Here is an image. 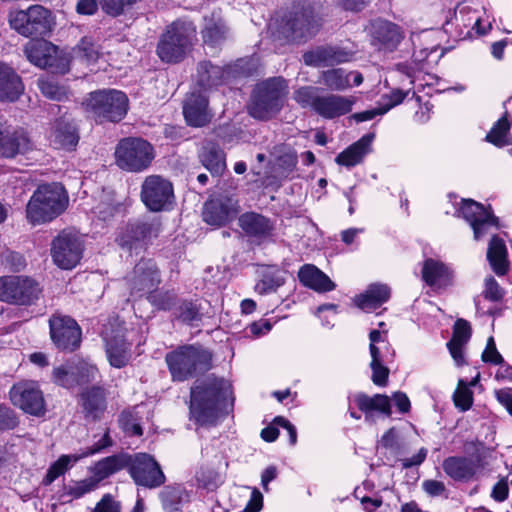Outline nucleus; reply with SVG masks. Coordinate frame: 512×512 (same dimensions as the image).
I'll use <instances>...</instances> for the list:
<instances>
[{"label":"nucleus","instance_id":"obj_8","mask_svg":"<svg viewBox=\"0 0 512 512\" xmlns=\"http://www.w3.org/2000/svg\"><path fill=\"white\" fill-rule=\"evenodd\" d=\"M10 27L26 38L48 36L54 26L53 13L42 5H31L25 10L11 11L8 15Z\"/></svg>","mask_w":512,"mask_h":512},{"label":"nucleus","instance_id":"obj_46","mask_svg":"<svg viewBox=\"0 0 512 512\" xmlns=\"http://www.w3.org/2000/svg\"><path fill=\"white\" fill-rule=\"evenodd\" d=\"M459 212L463 218L472 226L479 219L487 218L489 212L482 204L472 200L463 199Z\"/></svg>","mask_w":512,"mask_h":512},{"label":"nucleus","instance_id":"obj_57","mask_svg":"<svg viewBox=\"0 0 512 512\" xmlns=\"http://www.w3.org/2000/svg\"><path fill=\"white\" fill-rule=\"evenodd\" d=\"M498 226V218L495 217L492 212L487 213V218L479 219L475 224H473L471 227L474 232V238L476 240L481 239L483 236H485L488 233V230L491 227H497Z\"/></svg>","mask_w":512,"mask_h":512},{"label":"nucleus","instance_id":"obj_40","mask_svg":"<svg viewBox=\"0 0 512 512\" xmlns=\"http://www.w3.org/2000/svg\"><path fill=\"white\" fill-rule=\"evenodd\" d=\"M487 259L492 270L498 276H503L508 272L509 261L507 248L504 241L497 235H494L489 242Z\"/></svg>","mask_w":512,"mask_h":512},{"label":"nucleus","instance_id":"obj_47","mask_svg":"<svg viewBox=\"0 0 512 512\" xmlns=\"http://www.w3.org/2000/svg\"><path fill=\"white\" fill-rule=\"evenodd\" d=\"M174 315L178 320L186 324H191L192 322L201 319L198 305L191 300L181 301L175 307Z\"/></svg>","mask_w":512,"mask_h":512},{"label":"nucleus","instance_id":"obj_7","mask_svg":"<svg viewBox=\"0 0 512 512\" xmlns=\"http://www.w3.org/2000/svg\"><path fill=\"white\" fill-rule=\"evenodd\" d=\"M83 106L97 123H117L126 116L129 100L122 91L102 89L89 93Z\"/></svg>","mask_w":512,"mask_h":512},{"label":"nucleus","instance_id":"obj_16","mask_svg":"<svg viewBox=\"0 0 512 512\" xmlns=\"http://www.w3.org/2000/svg\"><path fill=\"white\" fill-rule=\"evenodd\" d=\"M49 327L51 340L58 349L74 351L79 347L81 329L73 318L54 314L49 319Z\"/></svg>","mask_w":512,"mask_h":512},{"label":"nucleus","instance_id":"obj_5","mask_svg":"<svg viewBox=\"0 0 512 512\" xmlns=\"http://www.w3.org/2000/svg\"><path fill=\"white\" fill-rule=\"evenodd\" d=\"M287 88L282 77L270 78L257 84L248 105L249 114L259 120L275 117L284 106Z\"/></svg>","mask_w":512,"mask_h":512},{"label":"nucleus","instance_id":"obj_21","mask_svg":"<svg viewBox=\"0 0 512 512\" xmlns=\"http://www.w3.org/2000/svg\"><path fill=\"white\" fill-rule=\"evenodd\" d=\"M78 405L85 420L99 421L107 409V393L100 386L85 388L78 395Z\"/></svg>","mask_w":512,"mask_h":512},{"label":"nucleus","instance_id":"obj_25","mask_svg":"<svg viewBox=\"0 0 512 512\" xmlns=\"http://www.w3.org/2000/svg\"><path fill=\"white\" fill-rule=\"evenodd\" d=\"M350 53L335 46H317L302 55L305 65L312 67L332 66L350 59Z\"/></svg>","mask_w":512,"mask_h":512},{"label":"nucleus","instance_id":"obj_32","mask_svg":"<svg viewBox=\"0 0 512 512\" xmlns=\"http://www.w3.org/2000/svg\"><path fill=\"white\" fill-rule=\"evenodd\" d=\"M353 100L350 98L328 94L320 96L315 112L327 119H333L349 113L352 109Z\"/></svg>","mask_w":512,"mask_h":512},{"label":"nucleus","instance_id":"obj_52","mask_svg":"<svg viewBox=\"0 0 512 512\" xmlns=\"http://www.w3.org/2000/svg\"><path fill=\"white\" fill-rule=\"evenodd\" d=\"M149 301L153 306L160 310H170L176 307V294L172 291L149 293Z\"/></svg>","mask_w":512,"mask_h":512},{"label":"nucleus","instance_id":"obj_58","mask_svg":"<svg viewBox=\"0 0 512 512\" xmlns=\"http://www.w3.org/2000/svg\"><path fill=\"white\" fill-rule=\"evenodd\" d=\"M198 486L208 491H214L220 484V476L213 470L201 471L197 474Z\"/></svg>","mask_w":512,"mask_h":512},{"label":"nucleus","instance_id":"obj_39","mask_svg":"<svg viewBox=\"0 0 512 512\" xmlns=\"http://www.w3.org/2000/svg\"><path fill=\"white\" fill-rule=\"evenodd\" d=\"M199 160L213 175H220L226 167L225 153L214 142H206L202 146L199 152Z\"/></svg>","mask_w":512,"mask_h":512},{"label":"nucleus","instance_id":"obj_36","mask_svg":"<svg viewBox=\"0 0 512 512\" xmlns=\"http://www.w3.org/2000/svg\"><path fill=\"white\" fill-rule=\"evenodd\" d=\"M391 295V289L386 284H370L364 293L355 298L356 305L366 311L374 310L387 302Z\"/></svg>","mask_w":512,"mask_h":512},{"label":"nucleus","instance_id":"obj_3","mask_svg":"<svg viewBox=\"0 0 512 512\" xmlns=\"http://www.w3.org/2000/svg\"><path fill=\"white\" fill-rule=\"evenodd\" d=\"M165 362L173 381L183 382L212 367V354L201 345H183L169 352Z\"/></svg>","mask_w":512,"mask_h":512},{"label":"nucleus","instance_id":"obj_9","mask_svg":"<svg viewBox=\"0 0 512 512\" xmlns=\"http://www.w3.org/2000/svg\"><path fill=\"white\" fill-rule=\"evenodd\" d=\"M116 165L127 172H142L152 163L155 152L153 146L145 139L139 137H126L116 145Z\"/></svg>","mask_w":512,"mask_h":512},{"label":"nucleus","instance_id":"obj_26","mask_svg":"<svg viewBox=\"0 0 512 512\" xmlns=\"http://www.w3.org/2000/svg\"><path fill=\"white\" fill-rule=\"evenodd\" d=\"M183 114L188 125L203 127L211 120V113L208 110V99L201 92L189 94L183 105Z\"/></svg>","mask_w":512,"mask_h":512},{"label":"nucleus","instance_id":"obj_27","mask_svg":"<svg viewBox=\"0 0 512 512\" xmlns=\"http://www.w3.org/2000/svg\"><path fill=\"white\" fill-rule=\"evenodd\" d=\"M112 444L108 433H105L102 439H100L92 448H89L81 456L62 455L57 461H55L48 469L43 483L45 485L51 484L59 476L63 475L72 465L77 462L81 457L93 455L105 447Z\"/></svg>","mask_w":512,"mask_h":512},{"label":"nucleus","instance_id":"obj_15","mask_svg":"<svg viewBox=\"0 0 512 512\" xmlns=\"http://www.w3.org/2000/svg\"><path fill=\"white\" fill-rule=\"evenodd\" d=\"M12 404L27 414L41 417L46 412L42 391L32 381H22L14 384L9 392Z\"/></svg>","mask_w":512,"mask_h":512},{"label":"nucleus","instance_id":"obj_53","mask_svg":"<svg viewBox=\"0 0 512 512\" xmlns=\"http://www.w3.org/2000/svg\"><path fill=\"white\" fill-rule=\"evenodd\" d=\"M73 366L78 385L87 384L95 380L98 374V369L94 365L84 361L73 363Z\"/></svg>","mask_w":512,"mask_h":512},{"label":"nucleus","instance_id":"obj_54","mask_svg":"<svg viewBox=\"0 0 512 512\" xmlns=\"http://www.w3.org/2000/svg\"><path fill=\"white\" fill-rule=\"evenodd\" d=\"M297 162V153L289 149L287 151H284L277 157L276 165L278 169L281 171V175L287 177L290 173H292L295 170Z\"/></svg>","mask_w":512,"mask_h":512},{"label":"nucleus","instance_id":"obj_6","mask_svg":"<svg viewBox=\"0 0 512 512\" xmlns=\"http://www.w3.org/2000/svg\"><path fill=\"white\" fill-rule=\"evenodd\" d=\"M319 27V20L311 6L294 7L282 16L274 31V37L283 43L307 41L315 35Z\"/></svg>","mask_w":512,"mask_h":512},{"label":"nucleus","instance_id":"obj_10","mask_svg":"<svg viewBox=\"0 0 512 512\" xmlns=\"http://www.w3.org/2000/svg\"><path fill=\"white\" fill-rule=\"evenodd\" d=\"M159 225L154 220L136 219L128 222L120 231L116 242L130 254L146 250L152 238L158 236Z\"/></svg>","mask_w":512,"mask_h":512},{"label":"nucleus","instance_id":"obj_50","mask_svg":"<svg viewBox=\"0 0 512 512\" xmlns=\"http://www.w3.org/2000/svg\"><path fill=\"white\" fill-rule=\"evenodd\" d=\"M139 0H99L102 11L111 16L117 17L125 13Z\"/></svg>","mask_w":512,"mask_h":512},{"label":"nucleus","instance_id":"obj_22","mask_svg":"<svg viewBox=\"0 0 512 512\" xmlns=\"http://www.w3.org/2000/svg\"><path fill=\"white\" fill-rule=\"evenodd\" d=\"M237 202L231 197L219 196L205 202L203 220L209 225L222 226L237 214Z\"/></svg>","mask_w":512,"mask_h":512},{"label":"nucleus","instance_id":"obj_56","mask_svg":"<svg viewBox=\"0 0 512 512\" xmlns=\"http://www.w3.org/2000/svg\"><path fill=\"white\" fill-rule=\"evenodd\" d=\"M98 482L93 476L76 482L74 485L69 486L68 494L74 498H80L83 495L95 490L98 487Z\"/></svg>","mask_w":512,"mask_h":512},{"label":"nucleus","instance_id":"obj_14","mask_svg":"<svg viewBox=\"0 0 512 512\" xmlns=\"http://www.w3.org/2000/svg\"><path fill=\"white\" fill-rule=\"evenodd\" d=\"M83 244L75 234L63 230L51 243V256L54 263L62 269H72L80 261Z\"/></svg>","mask_w":512,"mask_h":512},{"label":"nucleus","instance_id":"obj_2","mask_svg":"<svg viewBox=\"0 0 512 512\" xmlns=\"http://www.w3.org/2000/svg\"><path fill=\"white\" fill-rule=\"evenodd\" d=\"M68 205V196L59 183L38 186L26 205V218L32 225L50 222L61 215Z\"/></svg>","mask_w":512,"mask_h":512},{"label":"nucleus","instance_id":"obj_34","mask_svg":"<svg viewBox=\"0 0 512 512\" xmlns=\"http://www.w3.org/2000/svg\"><path fill=\"white\" fill-rule=\"evenodd\" d=\"M355 402L359 410L364 412L365 420L369 423L374 422L373 411H378L387 417H390L392 414L390 398L384 394L369 396L359 393L355 396Z\"/></svg>","mask_w":512,"mask_h":512},{"label":"nucleus","instance_id":"obj_17","mask_svg":"<svg viewBox=\"0 0 512 512\" xmlns=\"http://www.w3.org/2000/svg\"><path fill=\"white\" fill-rule=\"evenodd\" d=\"M174 198L173 186L170 181L160 175H150L141 186V200L151 211H160L170 204Z\"/></svg>","mask_w":512,"mask_h":512},{"label":"nucleus","instance_id":"obj_61","mask_svg":"<svg viewBox=\"0 0 512 512\" xmlns=\"http://www.w3.org/2000/svg\"><path fill=\"white\" fill-rule=\"evenodd\" d=\"M39 88L42 94L49 99L61 100L65 96L64 89L51 80L39 81Z\"/></svg>","mask_w":512,"mask_h":512},{"label":"nucleus","instance_id":"obj_11","mask_svg":"<svg viewBox=\"0 0 512 512\" xmlns=\"http://www.w3.org/2000/svg\"><path fill=\"white\" fill-rule=\"evenodd\" d=\"M23 52L28 61L37 67L61 74L69 70V59L49 41H30L25 44Z\"/></svg>","mask_w":512,"mask_h":512},{"label":"nucleus","instance_id":"obj_37","mask_svg":"<svg viewBox=\"0 0 512 512\" xmlns=\"http://www.w3.org/2000/svg\"><path fill=\"white\" fill-rule=\"evenodd\" d=\"M374 136L375 135L373 133L364 135L343 152L338 154L335 159L336 163L346 167H352L359 164L363 160L364 156L370 151Z\"/></svg>","mask_w":512,"mask_h":512},{"label":"nucleus","instance_id":"obj_62","mask_svg":"<svg viewBox=\"0 0 512 512\" xmlns=\"http://www.w3.org/2000/svg\"><path fill=\"white\" fill-rule=\"evenodd\" d=\"M482 360L487 363L494 365H501L504 362L503 357L498 352L493 337H489L487 340L486 348L481 356Z\"/></svg>","mask_w":512,"mask_h":512},{"label":"nucleus","instance_id":"obj_18","mask_svg":"<svg viewBox=\"0 0 512 512\" xmlns=\"http://www.w3.org/2000/svg\"><path fill=\"white\" fill-rule=\"evenodd\" d=\"M161 282L160 271L152 259H141L127 276L132 295L153 292Z\"/></svg>","mask_w":512,"mask_h":512},{"label":"nucleus","instance_id":"obj_24","mask_svg":"<svg viewBox=\"0 0 512 512\" xmlns=\"http://www.w3.org/2000/svg\"><path fill=\"white\" fill-rule=\"evenodd\" d=\"M203 44L209 48H221L230 36V29L225 20L217 13L203 17L200 31Z\"/></svg>","mask_w":512,"mask_h":512},{"label":"nucleus","instance_id":"obj_13","mask_svg":"<svg viewBox=\"0 0 512 512\" xmlns=\"http://www.w3.org/2000/svg\"><path fill=\"white\" fill-rule=\"evenodd\" d=\"M129 473L137 485L153 489L165 482V475L158 462L149 454L129 456Z\"/></svg>","mask_w":512,"mask_h":512},{"label":"nucleus","instance_id":"obj_31","mask_svg":"<svg viewBox=\"0 0 512 512\" xmlns=\"http://www.w3.org/2000/svg\"><path fill=\"white\" fill-rule=\"evenodd\" d=\"M103 334L110 364L116 368L124 367L129 361L130 354L129 344L125 341L122 331L118 330L115 335H110L106 329Z\"/></svg>","mask_w":512,"mask_h":512},{"label":"nucleus","instance_id":"obj_51","mask_svg":"<svg viewBox=\"0 0 512 512\" xmlns=\"http://www.w3.org/2000/svg\"><path fill=\"white\" fill-rule=\"evenodd\" d=\"M510 129V123L506 117L500 118L486 136V140L497 146L505 145V136Z\"/></svg>","mask_w":512,"mask_h":512},{"label":"nucleus","instance_id":"obj_44","mask_svg":"<svg viewBox=\"0 0 512 512\" xmlns=\"http://www.w3.org/2000/svg\"><path fill=\"white\" fill-rule=\"evenodd\" d=\"M319 82L335 91L344 90L350 85L348 75L341 68L323 71Z\"/></svg>","mask_w":512,"mask_h":512},{"label":"nucleus","instance_id":"obj_19","mask_svg":"<svg viewBox=\"0 0 512 512\" xmlns=\"http://www.w3.org/2000/svg\"><path fill=\"white\" fill-rule=\"evenodd\" d=\"M34 149V142L24 128L9 130L0 121V157L14 159Z\"/></svg>","mask_w":512,"mask_h":512},{"label":"nucleus","instance_id":"obj_23","mask_svg":"<svg viewBox=\"0 0 512 512\" xmlns=\"http://www.w3.org/2000/svg\"><path fill=\"white\" fill-rule=\"evenodd\" d=\"M371 37L380 49L393 51L403 40L404 32L397 24L379 18L371 22Z\"/></svg>","mask_w":512,"mask_h":512},{"label":"nucleus","instance_id":"obj_59","mask_svg":"<svg viewBox=\"0 0 512 512\" xmlns=\"http://www.w3.org/2000/svg\"><path fill=\"white\" fill-rule=\"evenodd\" d=\"M483 296L485 299L492 302H498L502 300L504 296L503 289L492 276L486 278L485 280V289L483 291Z\"/></svg>","mask_w":512,"mask_h":512},{"label":"nucleus","instance_id":"obj_12","mask_svg":"<svg viewBox=\"0 0 512 512\" xmlns=\"http://www.w3.org/2000/svg\"><path fill=\"white\" fill-rule=\"evenodd\" d=\"M41 289L34 280L24 276L0 277V300L14 305H32Z\"/></svg>","mask_w":512,"mask_h":512},{"label":"nucleus","instance_id":"obj_41","mask_svg":"<svg viewBox=\"0 0 512 512\" xmlns=\"http://www.w3.org/2000/svg\"><path fill=\"white\" fill-rule=\"evenodd\" d=\"M128 455H112L98 461L93 467V477L100 483L110 475L127 467Z\"/></svg>","mask_w":512,"mask_h":512},{"label":"nucleus","instance_id":"obj_33","mask_svg":"<svg viewBox=\"0 0 512 512\" xmlns=\"http://www.w3.org/2000/svg\"><path fill=\"white\" fill-rule=\"evenodd\" d=\"M472 335L470 323L459 318L453 326L452 338L447 343V348L457 365L464 363L463 347L468 343Z\"/></svg>","mask_w":512,"mask_h":512},{"label":"nucleus","instance_id":"obj_35","mask_svg":"<svg viewBox=\"0 0 512 512\" xmlns=\"http://www.w3.org/2000/svg\"><path fill=\"white\" fill-rule=\"evenodd\" d=\"M299 281L317 292H328L335 288V283L313 264L303 265L298 272Z\"/></svg>","mask_w":512,"mask_h":512},{"label":"nucleus","instance_id":"obj_64","mask_svg":"<svg viewBox=\"0 0 512 512\" xmlns=\"http://www.w3.org/2000/svg\"><path fill=\"white\" fill-rule=\"evenodd\" d=\"M453 400L456 407L466 411L473 403L472 392L466 387L458 388L454 392Z\"/></svg>","mask_w":512,"mask_h":512},{"label":"nucleus","instance_id":"obj_43","mask_svg":"<svg viewBox=\"0 0 512 512\" xmlns=\"http://www.w3.org/2000/svg\"><path fill=\"white\" fill-rule=\"evenodd\" d=\"M285 277L279 270H268L262 273L261 279L256 283L254 289L260 295L274 293L285 284Z\"/></svg>","mask_w":512,"mask_h":512},{"label":"nucleus","instance_id":"obj_42","mask_svg":"<svg viewBox=\"0 0 512 512\" xmlns=\"http://www.w3.org/2000/svg\"><path fill=\"white\" fill-rule=\"evenodd\" d=\"M224 70L210 61H202L197 68V83L200 87L207 89L217 86L222 82Z\"/></svg>","mask_w":512,"mask_h":512},{"label":"nucleus","instance_id":"obj_1","mask_svg":"<svg viewBox=\"0 0 512 512\" xmlns=\"http://www.w3.org/2000/svg\"><path fill=\"white\" fill-rule=\"evenodd\" d=\"M231 395V385L223 378L210 375L196 380L190 390L191 419L201 425L214 424Z\"/></svg>","mask_w":512,"mask_h":512},{"label":"nucleus","instance_id":"obj_20","mask_svg":"<svg viewBox=\"0 0 512 512\" xmlns=\"http://www.w3.org/2000/svg\"><path fill=\"white\" fill-rule=\"evenodd\" d=\"M485 467L483 456L479 453L466 456H450L442 463L444 472L455 481H470Z\"/></svg>","mask_w":512,"mask_h":512},{"label":"nucleus","instance_id":"obj_48","mask_svg":"<svg viewBox=\"0 0 512 512\" xmlns=\"http://www.w3.org/2000/svg\"><path fill=\"white\" fill-rule=\"evenodd\" d=\"M319 89L314 86H303L296 89L293 93V99L302 108H312L315 111L317 102L320 98Z\"/></svg>","mask_w":512,"mask_h":512},{"label":"nucleus","instance_id":"obj_29","mask_svg":"<svg viewBox=\"0 0 512 512\" xmlns=\"http://www.w3.org/2000/svg\"><path fill=\"white\" fill-rule=\"evenodd\" d=\"M24 92L21 77L13 68L0 62V101L15 102Z\"/></svg>","mask_w":512,"mask_h":512},{"label":"nucleus","instance_id":"obj_38","mask_svg":"<svg viewBox=\"0 0 512 512\" xmlns=\"http://www.w3.org/2000/svg\"><path fill=\"white\" fill-rule=\"evenodd\" d=\"M239 226L247 235L257 238L268 237L273 230L270 220L255 212L241 215L239 217Z\"/></svg>","mask_w":512,"mask_h":512},{"label":"nucleus","instance_id":"obj_28","mask_svg":"<svg viewBox=\"0 0 512 512\" xmlns=\"http://www.w3.org/2000/svg\"><path fill=\"white\" fill-rule=\"evenodd\" d=\"M50 142L56 149L72 151L79 142L78 131L68 120L56 119L51 128Z\"/></svg>","mask_w":512,"mask_h":512},{"label":"nucleus","instance_id":"obj_49","mask_svg":"<svg viewBox=\"0 0 512 512\" xmlns=\"http://www.w3.org/2000/svg\"><path fill=\"white\" fill-rule=\"evenodd\" d=\"M54 382L65 388H72L77 384L73 363L62 365L53 370Z\"/></svg>","mask_w":512,"mask_h":512},{"label":"nucleus","instance_id":"obj_45","mask_svg":"<svg viewBox=\"0 0 512 512\" xmlns=\"http://www.w3.org/2000/svg\"><path fill=\"white\" fill-rule=\"evenodd\" d=\"M73 58L86 62L87 64L95 63L100 52L98 46L92 39L84 37L72 50Z\"/></svg>","mask_w":512,"mask_h":512},{"label":"nucleus","instance_id":"obj_4","mask_svg":"<svg viewBox=\"0 0 512 512\" xmlns=\"http://www.w3.org/2000/svg\"><path fill=\"white\" fill-rule=\"evenodd\" d=\"M197 28L193 21L179 18L169 24L162 33L157 55L167 63L181 61L196 41Z\"/></svg>","mask_w":512,"mask_h":512},{"label":"nucleus","instance_id":"obj_60","mask_svg":"<svg viewBox=\"0 0 512 512\" xmlns=\"http://www.w3.org/2000/svg\"><path fill=\"white\" fill-rule=\"evenodd\" d=\"M119 423L122 429L131 435L141 436L143 433L140 424L135 422L134 415L129 411L120 414Z\"/></svg>","mask_w":512,"mask_h":512},{"label":"nucleus","instance_id":"obj_55","mask_svg":"<svg viewBox=\"0 0 512 512\" xmlns=\"http://www.w3.org/2000/svg\"><path fill=\"white\" fill-rule=\"evenodd\" d=\"M379 445L384 449L398 454L402 449V443L397 429L395 427L388 429L379 440Z\"/></svg>","mask_w":512,"mask_h":512},{"label":"nucleus","instance_id":"obj_30","mask_svg":"<svg viewBox=\"0 0 512 512\" xmlns=\"http://www.w3.org/2000/svg\"><path fill=\"white\" fill-rule=\"evenodd\" d=\"M421 273L422 279L433 289L446 288L452 284V271L444 263L432 258L424 261Z\"/></svg>","mask_w":512,"mask_h":512},{"label":"nucleus","instance_id":"obj_63","mask_svg":"<svg viewBox=\"0 0 512 512\" xmlns=\"http://www.w3.org/2000/svg\"><path fill=\"white\" fill-rule=\"evenodd\" d=\"M19 424L15 412L6 406H0V430H11Z\"/></svg>","mask_w":512,"mask_h":512}]
</instances>
